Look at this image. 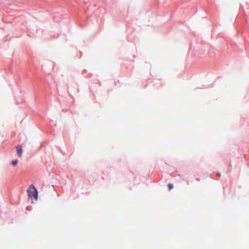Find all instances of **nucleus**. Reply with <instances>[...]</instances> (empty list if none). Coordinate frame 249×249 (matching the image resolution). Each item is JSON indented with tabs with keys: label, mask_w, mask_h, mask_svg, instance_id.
<instances>
[{
	"label": "nucleus",
	"mask_w": 249,
	"mask_h": 249,
	"mask_svg": "<svg viewBox=\"0 0 249 249\" xmlns=\"http://www.w3.org/2000/svg\"><path fill=\"white\" fill-rule=\"evenodd\" d=\"M168 189L169 190H171V189H173V185L171 183H169L168 185Z\"/></svg>",
	"instance_id": "20e7f679"
},
{
	"label": "nucleus",
	"mask_w": 249,
	"mask_h": 249,
	"mask_svg": "<svg viewBox=\"0 0 249 249\" xmlns=\"http://www.w3.org/2000/svg\"><path fill=\"white\" fill-rule=\"evenodd\" d=\"M27 193L29 197L30 198H34L35 199L37 198V192L36 188L33 185L30 186L27 190Z\"/></svg>",
	"instance_id": "f257e3e1"
},
{
	"label": "nucleus",
	"mask_w": 249,
	"mask_h": 249,
	"mask_svg": "<svg viewBox=\"0 0 249 249\" xmlns=\"http://www.w3.org/2000/svg\"><path fill=\"white\" fill-rule=\"evenodd\" d=\"M16 152L17 155L19 158H21L22 157V148L21 145H18L16 147Z\"/></svg>",
	"instance_id": "f03ea898"
},
{
	"label": "nucleus",
	"mask_w": 249,
	"mask_h": 249,
	"mask_svg": "<svg viewBox=\"0 0 249 249\" xmlns=\"http://www.w3.org/2000/svg\"><path fill=\"white\" fill-rule=\"evenodd\" d=\"M18 162V160H14L11 162V164L13 166H16L17 165Z\"/></svg>",
	"instance_id": "7ed1b4c3"
},
{
	"label": "nucleus",
	"mask_w": 249,
	"mask_h": 249,
	"mask_svg": "<svg viewBox=\"0 0 249 249\" xmlns=\"http://www.w3.org/2000/svg\"><path fill=\"white\" fill-rule=\"evenodd\" d=\"M216 175L218 177H220V174L219 173H217Z\"/></svg>",
	"instance_id": "39448f33"
}]
</instances>
